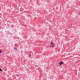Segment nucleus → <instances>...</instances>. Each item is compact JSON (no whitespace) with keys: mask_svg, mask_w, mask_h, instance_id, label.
Returning a JSON list of instances; mask_svg holds the SVG:
<instances>
[{"mask_svg":"<svg viewBox=\"0 0 80 80\" xmlns=\"http://www.w3.org/2000/svg\"><path fill=\"white\" fill-rule=\"evenodd\" d=\"M50 47H55V44L53 43V42H51L50 43Z\"/></svg>","mask_w":80,"mask_h":80,"instance_id":"nucleus-1","label":"nucleus"},{"mask_svg":"<svg viewBox=\"0 0 80 80\" xmlns=\"http://www.w3.org/2000/svg\"><path fill=\"white\" fill-rule=\"evenodd\" d=\"M2 52V51L1 50H0V54Z\"/></svg>","mask_w":80,"mask_h":80,"instance_id":"nucleus-4","label":"nucleus"},{"mask_svg":"<svg viewBox=\"0 0 80 80\" xmlns=\"http://www.w3.org/2000/svg\"><path fill=\"white\" fill-rule=\"evenodd\" d=\"M0 71H2V69L1 68H0Z\"/></svg>","mask_w":80,"mask_h":80,"instance_id":"nucleus-5","label":"nucleus"},{"mask_svg":"<svg viewBox=\"0 0 80 80\" xmlns=\"http://www.w3.org/2000/svg\"><path fill=\"white\" fill-rule=\"evenodd\" d=\"M14 50H16V51L17 50V48H14Z\"/></svg>","mask_w":80,"mask_h":80,"instance_id":"nucleus-3","label":"nucleus"},{"mask_svg":"<svg viewBox=\"0 0 80 80\" xmlns=\"http://www.w3.org/2000/svg\"><path fill=\"white\" fill-rule=\"evenodd\" d=\"M63 62H60L59 64V65H60V66H62V64H63Z\"/></svg>","mask_w":80,"mask_h":80,"instance_id":"nucleus-2","label":"nucleus"}]
</instances>
